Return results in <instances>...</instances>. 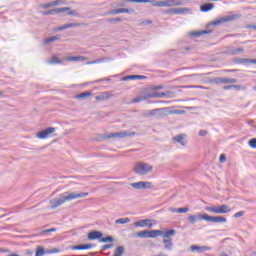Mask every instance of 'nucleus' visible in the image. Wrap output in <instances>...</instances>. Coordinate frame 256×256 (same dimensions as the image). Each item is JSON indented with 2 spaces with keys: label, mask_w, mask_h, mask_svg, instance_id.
Segmentation results:
<instances>
[{
  "label": "nucleus",
  "mask_w": 256,
  "mask_h": 256,
  "mask_svg": "<svg viewBox=\"0 0 256 256\" xmlns=\"http://www.w3.org/2000/svg\"><path fill=\"white\" fill-rule=\"evenodd\" d=\"M50 65H61V60L57 58V56H52V58L49 60Z\"/></svg>",
  "instance_id": "obj_38"
},
{
  "label": "nucleus",
  "mask_w": 256,
  "mask_h": 256,
  "mask_svg": "<svg viewBox=\"0 0 256 256\" xmlns=\"http://www.w3.org/2000/svg\"><path fill=\"white\" fill-rule=\"evenodd\" d=\"M159 235H163V230L148 231V239H155V237H159Z\"/></svg>",
  "instance_id": "obj_25"
},
{
  "label": "nucleus",
  "mask_w": 256,
  "mask_h": 256,
  "mask_svg": "<svg viewBox=\"0 0 256 256\" xmlns=\"http://www.w3.org/2000/svg\"><path fill=\"white\" fill-rule=\"evenodd\" d=\"M201 251H202V253H203V251H211V247H209V246H202Z\"/></svg>",
  "instance_id": "obj_58"
},
{
  "label": "nucleus",
  "mask_w": 256,
  "mask_h": 256,
  "mask_svg": "<svg viewBox=\"0 0 256 256\" xmlns=\"http://www.w3.org/2000/svg\"><path fill=\"white\" fill-rule=\"evenodd\" d=\"M65 11H71L69 7L54 8L49 10L50 15H57V13H65Z\"/></svg>",
  "instance_id": "obj_22"
},
{
  "label": "nucleus",
  "mask_w": 256,
  "mask_h": 256,
  "mask_svg": "<svg viewBox=\"0 0 256 256\" xmlns=\"http://www.w3.org/2000/svg\"><path fill=\"white\" fill-rule=\"evenodd\" d=\"M8 256H19V254H17V253H11V254H9Z\"/></svg>",
  "instance_id": "obj_64"
},
{
  "label": "nucleus",
  "mask_w": 256,
  "mask_h": 256,
  "mask_svg": "<svg viewBox=\"0 0 256 256\" xmlns=\"http://www.w3.org/2000/svg\"><path fill=\"white\" fill-rule=\"evenodd\" d=\"M67 15H73L74 17H77V15H79V13H77L75 10H72V11H68Z\"/></svg>",
  "instance_id": "obj_54"
},
{
  "label": "nucleus",
  "mask_w": 256,
  "mask_h": 256,
  "mask_svg": "<svg viewBox=\"0 0 256 256\" xmlns=\"http://www.w3.org/2000/svg\"><path fill=\"white\" fill-rule=\"evenodd\" d=\"M184 13H191L189 8H170L167 10L168 15H183Z\"/></svg>",
  "instance_id": "obj_10"
},
{
  "label": "nucleus",
  "mask_w": 256,
  "mask_h": 256,
  "mask_svg": "<svg viewBox=\"0 0 256 256\" xmlns=\"http://www.w3.org/2000/svg\"><path fill=\"white\" fill-rule=\"evenodd\" d=\"M171 213H179V208H170Z\"/></svg>",
  "instance_id": "obj_60"
},
{
  "label": "nucleus",
  "mask_w": 256,
  "mask_h": 256,
  "mask_svg": "<svg viewBox=\"0 0 256 256\" xmlns=\"http://www.w3.org/2000/svg\"><path fill=\"white\" fill-rule=\"evenodd\" d=\"M227 53L228 55H239V53H243V48L228 47Z\"/></svg>",
  "instance_id": "obj_23"
},
{
  "label": "nucleus",
  "mask_w": 256,
  "mask_h": 256,
  "mask_svg": "<svg viewBox=\"0 0 256 256\" xmlns=\"http://www.w3.org/2000/svg\"><path fill=\"white\" fill-rule=\"evenodd\" d=\"M237 18L236 15H228V16H224L218 20H214L210 23V25H213L214 27L217 25H221V23H229V21H233Z\"/></svg>",
  "instance_id": "obj_7"
},
{
  "label": "nucleus",
  "mask_w": 256,
  "mask_h": 256,
  "mask_svg": "<svg viewBox=\"0 0 256 256\" xmlns=\"http://www.w3.org/2000/svg\"><path fill=\"white\" fill-rule=\"evenodd\" d=\"M127 3H153L151 0H126Z\"/></svg>",
  "instance_id": "obj_42"
},
{
  "label": "nucleus",
  "mask_w": 256,
  "mask_h": 256,
  "mask_svg": "<svg viewBox=\"0 0 256 256\" xmlns=\"http://www.w3.org/2000/svg\"><path fill=\"white\" fill-rule=\"evenodd\" d=\"M151 219H142L134 222L135 227H148V229L153 228V223H151Z\"/></svg>",
  "instance_id": "obj_11"
},
{
  "label": "nucleus",
  "mask_w": 256,
  "mask_h": 256,
  "mask_svg": "<svg viewBox=\"0 0 256 256\" xmlns=\"http://www.w3.org/2000/svg\"><path fill=\"white\" fill-rule=\"evenodd\" d=\"M168 93H170L169 91L167 92H154L152 94L149 95V97L151 99H159L161 97H167Z\"/></svg>",
  "instance_id": "obj_26"
},
{
  "label": "nucleus",
  "mask_w": 256,
  "mask_h": 256,
  "mask_svg": "<svg viewBox=\"0 0 256 256\" xmlns=\"http://www.w3.org/2000/svg\"><path fill=\"white\" fill-rule=\"evenodd\" d=\"M114 138H119V139H124V137H135V132H114L110 133L107 135V139H113Z\"/></svg>",
  "instance_id": "obj_6"
},
{
  "label": "nucleus",
  "mask_w": 256,
  "mask_h": 256,
  "mask_svg": "<svg viewBox=\"0 0 256 256\" xmlns=\"http://www.w3.org/2000/svg\"><path fill=\"white\" fill-rule=\"evenodd\" d=\"M162 243L164 244L165 251H173V239H164Z\"/></svg>",
  "instance_id": "obj_19"
},
{
  "label": "nucleus",
  "mask_w": 256,
  "mask_h": 256,
  "mask_svg": "<svg viewBox=\"0 0 256 256\" xmlns=\"http://www.w3.org/2000/svg\"><path fill=\"white\" fill-rule=\"evenodd\" d=\"M88 195V192H72L70 194H68L67 192L62 193L59 195L58 198L50 200L51 209H57V207H61V205L66 203V201H73V199H83V197H87Z\"/></svg>",
  "instance_id": "obj_1"
},
{
  "label": "nucleus",
  "mask_w": 256,
  "mask_h": 256,
  "mask_svg": "<svg viewBox=\"0 0 256 256\" xmlns=\"http://www.w3.org/2000/svg\"><path fill=\"white\" fill-rule=\"evenodd\" d=\"M154 7H179L183 2L179 0L152 1Z\"/></svg>",
  "instance_id": "obj_5"
},
{
  "label": "nucleus",
  "mask_w": 256,
  "mask_h": 256,
  "mask_svg": "<svg viewBox=\"0 0 256 256\" xmlns=\"http://www.w3.org/2000/svg\"><path fill=\"white\" fill-rule=\"evenodd\" d=\"M175 233H177V232L175 231V229H169V230L165 231L164 233H163V231H162V234H161V235H162V237H164V238H169V237L175 235Z\"/></svg>",
  "instance_id": "obj_33"
},
{
  "label": "nucleus",
  "mask_w": 256,
  "mask_h": 256,
  "mask_svg": "<svg viewBox=\"0 0 256 256\" xmlns=\"http://www.w3.org/2000/svg\"><path fill=\"white\" fill-rule=\"evenodd\" d=\"M206 211L209 213H216V215H224L225 213H231V207L227 204H223L220 206H214V207H206Z\"/></svg>",
  "instance_id": "obj_3"
},
{
  "label": "nucleus",
  "mask_w": 256,
  "mask_h": 256,
  "mask_svg": "<svg viewBox=\"0 0 256 256\" xmlns=\"http://www.w3.org/2000/svg\"><path fill=\"white\" fill-rule=\"evenodd\" d=\"M52 250V254L53 253H61V250L59 248H54V249H51Z\"/></svg>",
  "instance_id": "obj_61"
},
{
  "label": "nucleus",
  "mask_w": 256,
  "mask_h": 256,
  "mask_svg": "<svg viewBox=\"0 0 256 256\" xmlns=\"http://www.w3.org/2000/svg\"><path fill=\"white\" fill-rule=\"evenodd\" d=\"M248 145L251 149H256V138H252L248 141Z\"/></svg>",
  "instance_id": "obj_43"
},
{
  "label": "nucleus",
  "mask_w": 256,
  "mask_h": 256,
  "mask_svg": "<svg viewBox=\"0 0 256 256\" xmlns=\"http://www.w3.org/2000/svg\"><path fill=\"white\" fill-rule=\"evenodd\" d=\"M93 95L92 92H82L75 96V99H87V97H91Z\"/></svg>",
  "instance_id": "obj_30"
},
{
  "label": "nucleus",
  "mask_w": 256,
  "mask_h": 256,
  "mask_svg": "<svg viewBox=\"0 0 256 256\" xmlns=\"http://www.w3.org/2000/svg\"><path fill=\"white\" fill-rule=\"evenodd\" d=\"M229 83H237V79L235 78H228Z\"/></svg>",
  "instance_id": "obj_62"
},
{
  "label": "nucleus",
  "mask_w": 256,
  "mask_h": 256,
  "mask_svg": "<svg viewBox=\"0 0 256 256\" xmlns=\"http://www.w3.org/2000/svg\"><path fill=\"white\" fill-rule=\"evenodd\" d=\"M59 39H61L59 35L48 37L44 40V45H49V43H54V41H59Z\"/></svg>",
  "instance_id": "obj_28"
},
{
  "label": "nucleus",
  "mask_w": 256,
  "mask_h": 256,
  "mask_svg": "<svg viewBox=\"0 0 256 256\" xmlns=\"http://www.w3.org/2000/svg\"><path fill=\"white\" fill-rule=\"evenodd\" d=\"M169 115L168 108H156V117L158 119H163V117H167Z\"/></svg>",
  "instance_id": "obj_17"
},
{
  "label": "nucleus",
  "mask_w": 256,
  "mask_h": 256,
  "mask_svg": "<svg viewBox=\"0 0 256 256\" xmlns=\"http://www.w3.org/2000/svg\"><path fill=\"white\" fill-rule=\"evenodd\" d=\"M230 89H235L236 91H241V86L235 85V84L223 86L224 91H229Z\"/></svg>",
  "instance_id": "obj_31"
},
{
  "label": "nucleus",
  "mask_w": 256,
  "mask_h": 256,
  "mask_svg": "<svg viewBox=\"0 0 256 256\" xmlns=\"http://www.w3.org/2000/svg\"><path fill=\"white\" fill-rule=\"evenodd\" d=\"M65 59L66 61H85V57L83 56H68Z\"/></svg>",
  "instance_id": "obj_32"
},
{
  "label": "nucleus",
  "mask_w": 256,
  "mask_h": 256,
  "mask_svg": "<svg viewBox=\"0 0 256 256\" xmlns=\"http://www.w3.org/2000/svg\"><path fill=\"white\" fill-rule=\"evenodd\" d=\"M103 237V234L100 231L94 230L88 233V239L89 241H95L97 239H101Z\"/></svg>",
  "instance_id": "obj_16"
},
{
  "label": "nucleus",
  "mask_w": 256,
  "mask_h": 256,
  "mask_svg": "<svg viewBox=\"0 0 256 256\" xmlns=\"http://www.w3.org/2000/svg\"><path fill=\"white\" fill-rule=\"evenodd\" d=\"M111 97H113V93L106 91V92L100 93L98 96H95V100L96 101H107V100L111 99Z\"/></svg>",
  "instance_id": "obj_14"
},
{
  "label": "nucleus",
  "mask_w": 256,
  "mask_h": 256,
  "mask_svg": "<svg viewBox=\"0 0 256 256\" xmlns=\"http://www.w3.org/2000/svg\"><path fill=\"white\" fill-rule=\"evenodd\" d=\"M107 61H110V59L107 57H104V58L89 61V62H87V65H95L97 63H105Z\"/></svg>",
  "instance_id": "obj_29"
},
{
  "label": "nucleus",
  "mask_w": 256,
  "mask_h": 256,
  "mask_svg": "<svg viewBox=\"0 0 256 256\" xmlns=\"http://www.w3.org/2000/svg\"><path fill=\"white\" fill-rule=\"evenodd\" d=\"M198 218L208 223H227V218L223 216H209V214H198Z\"/></svg>",
  "instance_id": "obj_4"
},
{
  "label": "nucleus",
  "mask_w": 256,
  "mask_h": 256,
  "mask_svg": "<svg viewBox=\"0 0 256 256\" xmlns=\"http://www.w3.org/2000/svg\"><path fill=\"white\" fill-rule=\"evenodd\" d=\"M170 113H174L176 115H181V114L185 113V111L184 110H174V111H172Z\"/></svg>",
  "instance_id": "obj_55"
},
{
  "label": "nucleus",
  "mask_w": 256,
  "mask_h": 256,
  "mask_svg": "<svg viewBox=\"0 0 256 256\" xmlns=\"http://www.w3.org/2000/svg\"><path fill=\"white\" fill-rule=\"evenodd\" d=\"M245 215V211H239L234 214L235 219H239V217H243Z\"/></svg>",
  "instance_id": "obj_45"
},
{
  "label": "nucleus",
  "mask_w": 256,
  "mask_h": 256,
  "mask_svg": "<svg viewBox=\"0 0 256 256\" xmlns=\"http://www.w3.org/2000/svg\"><path fill=\"white\" fill-rule=\"evenodd\" d=\"M208 83H210V85H221V77L210 78L208 79Z\"/></svg>",
  "instance_id": "obj_34"
},
{
  "label": "nucleus",
  "mask_w": 256,
  "mask_h": 256,
  "mask_svg": "<svg viewBox=\"0 0 256 256\" xmlns=\"http://www.w3.org/2000/svg\"><path fill=\"white\" fill-rule=\"evenodd\" d=\"M234 63L237 65H247L252 63V65H256V59H249V58H235Z\"/></svg>",
  "instance_id": "obj_12"
},
{
  "label": "nucleus",
  "mask_w": 256,
  "mask_h": 256,
  "mask_svg": "<svg viewBox=\"0 0 256 256\" xmlns=\"http://www.w3.org/2000/svg\"><path fill=\"white\" fill-rule=\"evenodd\" d=\"M131 219L129 218H120L115 221L116 225H125L126 223H130Z\"/></svg>",
  "instance_id": "obj_36"
},
{
  "label": "nucleus",
  "mask_w": 256,
  "mask_h": 256,
  "mask_svg": "<svg viewBox=\"0 0 256 256\" xmlns=\"http://www.w3.org/2000/svg\"><path fill=\"white\" fill-rule=\"evenodd\" d=\"M42 7H43V9H49V7H51V4L48 2V3L44 4Z\"/></svg>",
  "instance_id": "obj_63"
},
{
  "label": "nucleus",
  "mask_w": 256,
  "mask_h": 256,
  "mask_svg": "<svg viewBox=\"0 0 256 256\" xmlns=\"http://www.w3.org/2000/svg\"><path fill=\"white\" fill-rule=\"evenodd\" d=\"M92 247H95V244H79L71 246L70 249H72V251H84L87 249H91Z\"/></svg>",
  "instance_id": "obj_13"
},
{
  "label": "nucleus",
  "mask_w": 256,
  "mask_h": 256,
  "mask_svg": "<svg viewBox=\"0 0 256 256\" xmlns=\"http://www.w3.org/2000/svg\"><path fill=\"white\" fill-rule=\"evenodd\" d=\"M197 219H199V216H197V215H189L188 216V222L191 225H195V223H197Z\"/></svg>",
  "instance_id": "obj_37"
},
{
  "label": "nucleus",
  "mask_w": 256,
  "mask_h": 256,
  "mask_svg": "<svg viewBox=\"0 0 256 256\" xmlns=\"http://www.w3.org/2000/svg\"><path fill=\"white\" fill-rule=\"evenodd\" d=\"M134 237H139L140 239H149V230L140 231L134 234Z\"/></svg>",
  "instance_id": "obj_27"
},
{
  "label": "nucleus",
  "mask_w": 256,
  "mask_h": 256,
  "mask_svg": "<svg viewBox=\"0 0 256 256\" xmlns=\"http://www.w3.org/2000/svg\"><path fill=\"white\" fill-rule=\"evenodd\" d=\"M245 29H254V31H256V25L248 24L245 26Z\"/></svg>",
  "instance_id": "obj_53"
},
{
  "label": "nucleus",
  "mask_w": 256,
  "mask_h": 256,
  "mask_svg": "<svg viewBox=\"0 0 256 256\" xmlns=\"http://www.w3.org/2000/svg\"><path fill=\"white\" fill-rule=\"evenodd\" d=\"M184 89H203V86H184Z\"/></svg>",
  "instance_id": "obj_51"
},
{
  "label": "nucleus",
  "mask_w": 256,
  "mask_h": 256,
  "mask_svg": "<svg viewBox=\"0 0 256 256\" xmlns=\"http://www.w3.org/2000/svg\"><path fill=\"white\" fill-rule=\"evenodd\" d=\"M154 91H161V89H164L163 85H157V86H153Z\"/></svg>",
  "instance_id": "obj_52"
},
{
  "label": "nucleus",
  "mask_w": 256,
  "mask_h": 256,
  "mask_svg": "<svg viewBox=\"0 0 256 256\" xmlns=\"http://www.w3.org/2000/svg\"><path fill=\"white\" fill-rule=\"evenodd\" d=\"M215 8V4L213 3H205L200 6V11L202 13H209V11H212V9Z\"/></svg>",
  "instance_id": "obj_18"
},
{
  "label": "nucleus",
  "mask_w": 256,
  "mask_h": 256,
  "mask_svg": "<svg viewBox=\"0 0 256 256\" xmlns=\"http://www.w3.org/2000/svg\"><path fill=\"white\" fill-rule=\"evenodd\" d=\"M113 241V236L101 237L99 240L100 243H113Z\"/></svg>",
  "instance_id": "obj_35"
},
{
  "label": "nucleus",
  "mask_w": 256,
  "mask_h": 256,
  "mask_svg": "<svg viewBox=\"0 0 256 256\" xmlns=\"http://www.w3.org/2000/svg\"><path fill=\"white\" fill-rule=\"evenodd\" d=\"M174 141H176L177 143H180V145L185 146V141H183V135H177L173 138Z\"/></svg>",
  "instance_id": "obj_40"
},
{
  "label": "nucleus",
  "mask_w": 256,
  "mask_h": 256,
  "mask_svg": "<svg viewBox=\"0 0 256 256\" xmlns=\"http://www.w3.org/2000/svg\"><path fill=\"white\" fill-rule=\"evenodd\" d=\"M141 101H143V98L137 97V98H133V99L131 100V103H141Z\"/></svg>",
  "instance_id": "obj_50"
},
{
  "label": "nucleus",
  "mask_w": 256,
  "mask_h": 256,
  "mask_svg": "<svg viewBox=\"0 0 256 256\" xmlns=\"http://www.w3.org/2000/svg\"><path fill=\"white\" fill-rule=\"evenodd\" d=\"M133 171L136 175H148V173L153 171V165L145 162H137L133 168Z\"/></svg>",
  "instance_id": "obj_2"
},
{
  "label": "nucleus",
  "mask_w": 256,
  "mask_h": 256,
  "mask_svg": "<svg viewBox=\"0 0 256 256\" xmlns=\"http://www.w3.org/2000/svg\"><path fill=\"white\" fill-rule=\"evenodd\" d=\"M199 135H200V137H205V135H207V131L206 130H200Z\"/></svg>",
  "instance_id": "obj_59"
},
{
  "label": "nucleus",
  "mask_w": 256,
  "mask_h": 256,
  "mask_svg": "<svg viewBox=\"0 0 256 256\" xmlns=\"http://www.w3.org/2000/svg\"><path fill=\"white\" fill-rule=\"evenodd\" d=\"M201 249H202V246H197V245L191 246V251H198V253H202Z\"/></svg>",
  "instance_id": "obj_44"
},
{
  "label": "nucleus",
  "mask_w": 256,
  "mask_h": 256,
  "mask_svg": "<svg viewBox=\"0 0 256 256\" xmlns=\"http://www.w3.org/2000/svg\"><path fill=\"white\" fill-rule=\"evenodd\" d=\"M135 12V10H133V9H128V8H118V9H114V10H111L110 12H109V15H119V14H121V13H129V14H131V13H134Z\"/></svg>",
  "instance_id": "obj_15"
},
{
  "label": "nucleus",
  "mask_w": 256,
  "mask_h": 256,
  "mask_svg": "<svg viewBox=\"0 0 256 256\" xmlns=\"http://www.w3.org/2000/svg\"><path fill=\"white\" fill-rule=\"evenodd\" d=\"M189 211V207L178 208V213H187Z\"/></svg>",
  "instance_id": "obj_48"
},
{
  "label": "nucleus",
  "mask_w": 256,
  "mask_h": 256,
  "mask_svg": "<svg viewBox=\"0 0 256 256\" xmlns=\"http://www.w3.org/2000/svg\"><path fill=\"white\" fill-rule=\"evenodd\" d=\"M121 21V19L118 18H110L107 20L108 23H119Z\"/></svg>",
  "instance_id": "obj_46"
},
{
  "label": "nucleus",
  "mask_w": 256,
  "mask_h": 256,
  "mask_svg": "<svg viewBox=\"0 0 256 256\" xmlns=\"http://www.w3.org/2000/svg\"><path fill=\"white\" fill-rule=\"evenodd\" d=\"M136 79H147L144 75H128L122 78V81H135Z\"/></svg>",
  "instance_id": "obj_20"
},
{
  "label": "nucleus",
  "mask_w": 256,
  "mask_h": 256,
  "mask_svg": "<svg viewBox=\"0 0 256 256\" xmlns=\"http://www.w3.org/2000/svg\"><path fill=\"white\" fill-rule=\"evenodd\" d=\"M54 231H57V228H50V229L44 230L43 233H54Z\"/></svg>",
  "instance_id": "obj_56"
},
{
  "label": "nucleus",
  "mask_w": 256,
  "mask_h": 256,
  "mask_svg": "<svg viewBox=\"0 0 256 256\" xmlns=\"http://www.w3.org/2000/svg\"><path fill=\"white\" fill-rule=\"evenodd\" d=\"M133 189H151V187H153V183L151 182H144V181H140V182H134L130 184Z\"/></svg>",
  "instance_id": "obj_8"
},
{
  "label": "nucleus",
  "mask_w": 256,
  "mask_h": 256,
  "mask_svg": "<svg viewBox=\"0 0 256 256\" xmlns=\"http://www.w3.org/2000/svg\"><path fill=\"white\" fill-rule=\"evenodd\" d=\"M113 247V243L105 244L102 246V251H107V249H111Z\"/></svg>",
  "instance_id": "obj_47"
},
{
  "label": "nucleus",
  "mask_w": 256,
  "mask_h": 256,
  "mask_svg": "<svg viewBox=\"0 0 256 256\" xmlns=\"http://www.w3.org/2000/svg\"><path fill=\"white\" fill-rule=\"evenodd\" d=\"M219 161H220V163H225V161H227V156L225 154H221Z\"/></svg>",
  "instance_id": "obj_49"
},
{
  "label": "nucleus",
  "mask_w": 256,
  "mask_h": 256,
  "mask_svg": "<svg viewBox=\"0 0 256 256\" xmlns=\"http://www.w3.org/2000/svg\"><path fill=\"white\" fill-rule=\"evenodd\" d=\"M213 33V30H200V31H193L190 33L192 37H201V35H209Z\"/></svg>",
  "instance_id": "obj_21"
},
{
  "label": "nucleus",
  "mask_w": 256,
  "mask_h": 256,
  "mask_svg": "<svg viewBox=\"0 0 256 256\" xmlns=\"http://www.w3.org/2000/svg\"><path fill=\"white\" fill-rule=\"evenodd\" d=\"M145 117H157V108L148 110L147 113L145 114Z\"/></svg>",
  "instance_id": "obj_41"
},
{
  "label": "nucleus",
  "mask_w": 256,
  "mask_h": 256,
  "mask_svg": "<svg viewBox=\"0 0 256 256\" xmlns=\"http://www.w3.org/2000/svg\"><path fill=\"white\" fill-rule=\"evenodd\" d=\"M73 27H79V24L77 23H67L64 24L56 29V31H65V29H71Z\"/></svg>",
  "instance_id": "obj_24"
},
{
  "label": "nucleus",
  "mask_w": 256,
  "mask_h": 256,
  "mask_svg": "<svg viewBox=\"0 0 256 256\" xmlns=\"http://www.w3.org/2000/svg\"><path fill=\"white\" fill-rule=\"evenodd\" d=\"M221 84H227L229 83V78H220Z\"/></svg>",
  "instance_id": "obj_57"
},
{
  "label": "nucleus",
  "mask_w": 256,
  "mask_h": 256,
  "mask_svg": "<svg viewBox=\"0 0 256 256\" xmlns=\"http://www.w3.org/2000/svg\"><path fill=\"white\" fill-rule=\"evenodd\" d=\"M45 255V248L43 246H38L36 249L35 256H43Z\"/></svg>",
  "instance_id": "obj_39"
},
{
  "label": "nucleus",
  "mask_w": 256,
  "mask_h": 256,
  "mask_svg": "<svg viewBox=\"0 0 256 256\" xmlns=\"http://www.w3.org/2000/svg\"><path fill=\"white\" fill-rule=\"evenodd\" d=\"M55 127H48L36 134L37 139H47L51 133H55Z\"/></svg>",
  "instance_id": "obj_9"
}]
</instances>
